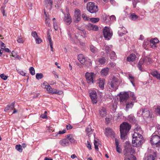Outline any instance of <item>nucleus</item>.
Wrapping results in <instances>:
<instances>
[{
  "label": "nucleus",
  "instance_id": "f257e3e1",
  "mask_svg": "<svg viewBox=\"0 0 160 160\" xmlns=\"http://www.w3.org/2000/svg\"><path fill=\"white\" fill-rule=\"evenodd\" d=\"M137 114L138 116H142L144 119L146 118L151 119L153 116L151 110L147 108H141L137 112Z\"/></svg>",
  "mask_w": 160,
  "mask_h": 160
},
{
  "label": "nucleus",
  "instance_id": "f03ea898",
  "mask_svg": "<svg viewBox=\"0 0 160 160\" xmlns=\"http://www.w3.org/2000/svg\"><path fill=\"white\" fill-rule=\"evenodd\" d=\"M144 141L142 135L136 132H134L132 136V141L133 146L135 147H139L143 143Z\"/></svg>",
  "mask_w": 160,
  "mask_h": 160
},
{
  "label": "nucleus",
  "instance_id": "7ed1b4c3",
  "mask_svg": "<svg viewBox=\"0 0 160 160\" xmlns=\"http://www.w3.org/2000/svg\"><path fill=\"white\" fill-rule=\"evenodd\" d=\"M158 131H155L152 134L150 141L152 144L157 147H160V136L157 135Z\"/></svg>",
  "mask_w": 160,
  "mask_h": 160
},
{
  "label": "nucleus",
  "instance_id": "20e7f679",
  "mask_svg": "<svg viewBox=\"0 0 160 160\" xmlns=\"http://www.w3.org/2000/svg\"><path fill=\"white\" fill-rule=\"evenodd\" d=\"M120 83L118 78L114 76L110 79L108 84L111 88L113 90L116 91L118 89Z\"/></svg>",
  "mask_w": 160,
  "mask_h": 160
},
{
  "label": "nucleus",
  "instance_id": "39448f33",
  "mask_svg": "<svg viewBox=\"0 0 160 160\" xmlns=\"http://www.w3.org/2000/svg\"><path fill=\"white\" fill-rule=\"evenodd\" d=\"M87 8L90 13H96L98 11L97 6L93 2H89L87 3Z\"/></svg>",
  "mask_w": 160,
  "mask_h": 160
},
{
  "label": "nucleus",
  "instance_id": "423d86ee",
  "mask_svg": "<svg viewBox=\"0 0 160 160\" xmlns=\"http://www.w3.org/2000/svg\"><path fill=\"white\" fill-rule=\"evenodd\" d=\"M85 76L88 83H94L95 82L96 74L94 73L87 72Z\"/></svg>",
  "mask_w": 160,
  "mask_h": 160
},
{
  "label": "nucleus",
  "instance_id": "0eeeda50",
  "mask_svg": "<svg viewBox=\"0 0 160 160\" xmlns=\"http://www.w3.org/2000/svg\"><path fill=\"white\" fill-rule=\"evenodd\" d=\"M89 97L93 104L96 103L98 101L97 93L94 89L90 90L88 92Z\"/></svg>",
  "mask_w": 160,
  "mask_h": 160
},
{
  "label": "nucleus",
  "instance_id": "6e6552de",
  "mask_svg": "<svg viewBox=\"0 0 160 160\" xmlns=\"http://www.w3.org/2000/svg\"><path fill=\"white\" fill-rule=\"evenodd\" d=\"M103 34L105 40H109L111 38L112 33L108 28L105 27L103 29Z\"/></svg>",
  "mask_w": 160,
  "mask_h": 160
},
{
  "label": "nucleus",
  "instance_id": "1a4fd4ad",
  "mask_svg": "<svg viewBox=\"0 0 160 160\" xmlns=\"http://www.w3.org/2000/svg\"><path fill=\"white\" fill-rule=\"evenodd\" d=\"M151 62V59L148 58L146 57L145 58L141 59L138 63V67L139 69L142 71V65L144 63H145L147 64H149Z\"/></svg>",
  "mask_w": 160,
  "mask_h": 160
},
{
  "label": "nucleus",
  "instance_id": "9d476101",
  "mask_svg": "<svg viewBox=\"0 0 160 160\" xmlns=\"http://www.w3.org/2000/svg\"><path fill=\"white\" fill-rule=\"evenodd\" d=\"M81 13L80 11L77 9L75 10L74 12V16L73 17V21L75 23H78L81 20Z\"/></svg>",
  "mask_w": 160,
  "mask_h": 160
},
{
  "label": "nucleus",
  "instance_id": "9b49d317",
  "mask_svg": "<svg viewBox=\"0 0 160 160\" xmlns=\"http://www.w3.org/2000/svg\"><path fill=\"white\" fill-rule=\"evenodd\" d=\"M120 101L122 102H126L129 98V94L128 92H120Z\"/></svg>",
  "mask_w": 160,
  "mask_h": 160
},
{
  "label": "nucleus",
  "instance_id": "f8f14e48",
  "mask_svg": "<svg viewBox=\"0 0 160 160\" xmlns=\"http://www.w3.org/2000/svg\"><path fill=\"white\" fill-rule=\"evenodd\" d=\"M131 128V125L127 122H123L120 126V130H130Z\"/></svg>",
  "mask_w": 160,
  "mask_h": 160
},
{
  "label": "nucleus",
  "instance_id": "ddd939ff",
  "mask_svg": "<svg viewBox=\"0 0 160 160\" xmlns=\"http://www.w3.org/2000/svg\"><path fill=\"white\" fill-rule=\"evenodd\" d=\"M63 20L64 22H66V24L67 25H69L71 23L72 19L68 12L67 14L64 15Z\"/></svg>",
  "mask_w": 160,
  "mask_h": 160
},
{
  "label": "nucleus",
  "instance_id": "4468645a",
  "mask_svg": "<svg viewBox=\"0 0 160 160\" xmlns=\"http://www.w3.org/2000/svg\"><path fill=\"white\" fill-rule=\"evenodd\" d=\"M86 28L89 31L92 30L97 31L98 29V28L97 25L90 23L88 24Z\"/></svg>",
  "mask_w": 160,
  "mask_h": 160
},
{
  "label": "nucleus",
  "instance_id": "2eb2a0df",
  "mask_svg": "<svg viewBox=\"0 0 160 160\" xmlns=\"http://www.w3.org/2000/svg\"><path fill=\"white\" fill-rule=\"evenodd\" d=\"M157 154L156 152H154L152 154H149L146 158V160H157Z\"/></svg>",
  "mask_w": 160,
  "mask_h": 160
},
{
  "label": "nucleus",
  "instance_id": "dca6fc26",
  "mask_svg": "<svg viewBox=\"0 0 160 160\" xmlns=\"http://www.w3.org/2000/svg\"><path fill=\"white\" fill-rule=\"evenodd\" d=\"M125 150L126 151V153L124 154L125 156H128L130 154H132L134 152V151L132 148L131 146H128V147L125 148Z\"/></svg>",
  "mask_w": 160,
  "mask_h": 160
},
{
  "label": "nucleus",
  "instance_id": "f3484780",
  "mask_svg": "<svg viewBox=\"0 0 160 160\" xmlns=\"http://www.w3.org/2000/svg\"><path fill=\"white\" fill-rule=\"evenodd\" d=\"M42 87L43 88L46 89L47 91L49 93L52 94L54 90H53L52 88L49 85L48 83L46 82H44L42 85Z\"/></svg>",
  "mask_w": 160,
  "mask_h": 160
},
{
  "label": "nucleus",
  "instance_id": "a211bd4d",
  "mask_svg": "<svg viewBox=\"0 0 160 160\" xmlns=\"http://www.w3.org/2000/svg\"><path fill=\"white\" fill-rule=\"evenodd\" d=\"M129 131H120L121 139L124 141L128 137V133Z\"/></svg>",
  "mask_w": 160,
  "mask_h": 160
},
{
  "label": "nucleus",
  "instance_id": "6ab92c4d",
  "mask_svg": "<svg viewBox=\"0 0 160 160\" xmlns=\"http://www.w3.org/2000/svg\"><path fill=\"white\" fill-rule=\"evenodd\" d=\"M159 42L157 38L152 39L150 41V46L152 48H155L156 47V44L158 43Z\"/></svg>",
  "mask_w": 160,
  "mask_h": 160
},
{
  "label": "nucleus",
  "instance_id": "aec40b11",
  "mask_svg": "<svg viewBox=\"0 0 160 160\" xmlns=\"http://www.w3.org/2000/svg\"><path fill=\"white\" fill-rule=\"evenodd\" d=\"M134 102L133 101H128L127 102L126 104V108L125 109L126 111H128L130 109L132 108L134 105Z\"/></svg>",
  "mask_w": 160,
  "mask_h": 160
},
{
  "label": "nucleus",
  "instance_id": "412c9836",
  "mask_svg": "<svg viewBox=\"0 0 160 160\" xmlns=\"http://www.w3.org/2000/svg\"><path fill=\"white\" fill-rule=\"evenodd\" d=\"M121 29L119 30L118 32V33L119 36H122L123 34H125L128 32L126 28L123 26L119 28Z\"/></svg>",
  "mask_w": 160,
  "mask_h": 160
},
{
  "label": "nucleus",
  "instance_id": "4be33fe9",
  "mask_svg": "<svg viewBox=\"0 0 160 160\" xmlns=\"http://www.w3.org/2000/svg\"><path fill=\"white\" fill-rule=\"evenodd\" d=\"M105 134L107 137L110 136L112 138L115 137V134L113 131H106Z\"/></svg>",
  "mask_w": 160,
  "mask_h": 160
},
{
  "label": "nucleus",
  "instance_id": "5701e85b",
  "mask_svg": "<svg viewBox=\"0 0 160 160\" xmlns=\"http://www.w3.org/2000/svg\"><path fill=\"white\" fill-rule=\"evenodd\" d=\"M14 104L15 102H14L10 104L7 105V106L4 108V111L6 112H7L10 110H13L15 107Z\"/></svg>",
  "mask_w": 160,
  "mask_h": 160
},
{
  "label": "nucleus",
  "instance_id": "b1692460",
  "mask_svg": "<svg viewBox=\"0 0 160 160\" xmlns=\"http://www.w3.org/2000/svg\"><path fill=\"white\" fill-rule=\"evenodd\" d=\"M82 64L85 65L87 68H89L92 66V61L91 59L86 58L85 61V62Z\"/></svg>",
  "mask_w": 160,
  "mask_h": 160
},
{
  "label": "nucleus",
  "instance_id": "393cba45",
  "mask_svg": "<svg viewBox=\"0 0 160 160\" xmlns=\"http://www.w3.org/2000/svg\"><path fill=\"white\" fill-rule=\"evenodd\" d=\"M105 81L104 79H101V78L97 80V83L98 84L99 88L101 89H103L104 88Z\"/></svg>",
  "mask_w": 160,
  "mask_h": 160
},
{
  "label": "nucleus",
  "instance_id": "a878e982",
  "mask_svg": "<svg viewBox=\"0 0 160 160\" xmlns=\"http://www.w3.org/2000/svg\"><path fill=\"white\" fill-rule=\"evenodd\" d=\"M136 57L134 54H131L127 57V60L128 62H133L136 59Z\"/></svg>",
  "mask_w": 160,
  "mask_h": 160
},
{
  "label": "nucleus",
  "instance_id": "bb28decb",
  "mask_svg": "<svg viewBox=\"0 0 160 160\" xmlns=\"http://www.w3.org/2000/svg\"><path fill=\"white\" fill-rule=\"evenodd\" d=\"M86 59V58H85L82 54H79L78 55V59L82 64L85 62Z\"/></svg>",
  "mask_w": 160,
  "mask_h": 160
},
{
  "label": "nucleus",
  "instance_id": "cd10ccee",
  "mask_svg": "<svg viewBox=\"0 0 160 160\" xmlns=\"http://www.w3.org/2000/svg\"><path fill=\"white\" fill-rule=\"evenodd\" d=\"M60 144L63 146H66L69 145V142L67 139H64L61 140L59 142Z\"/></svg>",
  "mask_w": 160,
  "mask_h": 160
},
{
  "label": "nucleus",
  "instance_id": "c85d7f7f",
  "mask_svg": "<svg viewBox=\"0 0 160 160\" xmlns=\"http://www.w3.org/2000/svg\"><path fill=\"white\" fill-rule=\"evenodd\" d=\"M100 116L102 117H105L107 115V112L105 108H102L99 110Z\"/></svg>",
  "mask_w": 160,
  "mask_h": 160
},
{
  "label": "nucleus",
  "instance_id": "c756f323",
  "mask_svg": "<svg viewBox=\"0 0 160 160\" xmlns=\"http://www.w3.org/2000/svg\"><path fill=\"white\" fill-rule=\"evenodd\" d=\"M109 68H106L102 69L101 71V73L102 76H106L109 72Z\"/></svg>",
  "mask_w": 160,
  "mask_h": 160
},
{
  "label": "nucleus",
  "instance_id": "7c9ffc66",
  "mask_svg": "<svg viewBox=\"0 0 160 160\" xmlns=\"http://www.w3.org/2000/svg\"><path fill=\"white\" fill-rule=\"evenodd\" d=\"M128 79L130 81L133 87H135V84L134 82L135 81V77L132 76L131 74H129L128 75Z\"/></svg>",
  "mask_w": 160,
  "mask_h": 160
},
{
  "label": "nucleus",
  "instance_id": "2f4dec72",
  "mask_svg": "<svg viewBox=\"0 0 160 160\" xmlns=\"http://www.w3.org/2000/svg\"><path fill=\"white\" fill-rule=\"evenodd\" d=\"M151 75L154 77L158 79H160V74L157 71H155L151 72Z\"/></svg>",
  "mask_w": 160,
  "mask_h": 160
},
{
  "label": "nucleus",
  "instance_id": "473e14b6",
  "mask_svg": "<svg viewBox=\"0 0 160 160\" xmlns=\"http://www.w3.org/2000/svg\"><path fill=\"white\" fill-rule=\"evenodd\" d=\"M107 60L106 58L103 57L98 58V62L101 65L104 64Z\"/></svg>",
  "mask_w": 160,
  "mask_h": 160
},
{
  "label": "nucleus",
  "instance_id": "72a5a7b5",
  "mask_svg": "<svg viewBox=\"0 0 160 160\" xmlns=\"http://www.w3.org/2000/svg\"><path fill=\"white\" fill-rule=\"evenodd\" d=\"M125 156V160H136V157L132 154H130L128 156Z\"/></svg>",
  "mask_w": 160,
  "mask_h": 160
},
{
  "label": "nucleus",
  "instance_id": "f704fd0d",
  "mask_svg": "<svg viewBox=\"0 0 160 160\" xmlns=\"http://www.w3.org/2000/svg\"><path fill=\"white\" fill-rule=\"evenodd\" d=\"M138 16L135 14L134 13H131L129 16L130 19L133 21L136 20L138 18Z\"/></svg>",
  "mask_w": 160,
  "mask_h": 160
},
{
  "label": "nucleus",
  "instance_id": "c9c22d12",
  "mask_svg": "<svg viewBox=\"0 0 160 160\" xmlns=\"http://www.w3.org/2000/svg\"><path fill=\"white\" fill-rule=\"evenodd\" d=\"M54 131H52V135L53 137H58V135L61 134H63L66 132V131H59L56 134V132L55 133L54 132Z\"/></svg>",
  "mask_w": 160,
  "mask_h": 160
},
{
  "label": "nucleus",
  "instance_id": "e433bc0d",
  "mask_svg": "<svg viewBox=\"0 0 160 160\" xmlns=\"http://www.w3.org/2000/svg\"><path fill=\"white\" fill-rule=\"evenodd\" d=\"M110 57L111 59L115 60L117 58V56L115 52L113 51H112L110 54Z\"/></svg>",
  "mask_w": 160,
  "mask_h": 160
},
{
  "label": "nucleus",
  "instance_id": "4c0bfd02",
  "mask_svg": "<svg viewBox=\"0 0 160 160\" xmlns=\"http://www.w3.org/2000/svg\"><path fill=\"white\" fill-rule=\"evenodd\" d=\"M91 51L93 53H96L97 52V48L92 45H90L89 46Z\"/></svg>",
  "mask_w": 160,
  "mask_h": 160
},
{
  "label": "nucleus",
  "instance_id": "58836bf2",
  "mask_svg": "<svg viewBox=\"0 0 160 160\" xmlns=\"http://www.w3.org/2000/svg\"><path fill=\"white\" fill-rule=\"evenodd\" d=\"M128 119L129 121L132 123H134L135 122V117L132 115H130L128 116Z\"/></svg>",
  "mask_w": 160,
  "mask_h": 160
},
{
  "label": "nucleus",
  "instance_id": "ea45409f",
  "mask_svg": "<svg viewBox=\"0 0 160 160\" xmlns=\"http://www.w3.org/2000/svg\"><path fill=\"white\" fill-rule=\"evenodd\" d=\"M112 48V45H109V46L106 45L105 47V50L107 53L108 54L109 52L111 50Z\"/></svg>",
  "mask_w": 160,
  "mask_h": 160
},
{
  "label": "nucleus",
  "instance_id": "a19ab883",
  "mask_svg": "<svg viewBox=\"0 0 160 160\" xmlns=\"http://www.w3.org/2000/svg\"><path fill=\"white\" fill-rule=\"evenodd\" d=\"M6 6L5 5H3L0 8V10L2 13L3 14V16L4 17H6L7 16V13H5V11L4 10Z\"/></svg>",
  "mask_w": 160,
  "mask_h": 160
},
{
  "label": "nucleus",
  "instance_id": "79ce46f5",
  "mask_svg": "<svg viewBox=\"0 0 160 160\" xmlns=\"http://www.w3.org/2000/svg\"><path fill=\"white\" fill-rule=\"evenodd\" d=\"M45 3L47 6H50L51 8H52V0H45Z\"/></svg>",
  "mask_w": 160,
  "mask_h": 160
},
{
  "label": "nucleus",
  "instance_id": "37998d69",
  "mask_svg": "<svg viewBox=\"0 0 160 160\" xmlns=\"http://www.w3.org/2000/svg\"><path fill=\"white\" fill-rule=\"evenodd\" d=\"M149 43L150 42H149V40L148 39H145L143 43V47L144 48H146L147 45H148Z\"/></svg>",
  "mask_w": 160,
  "mask_h": 160
},
{
  "label": "nucleus",
  "instance_id": "c03bdc74",
  "mask_svg": "<svg viewBox=\"0 0 160 160\" xmlns=\"http://www.w3.org/2000/svg\"><path fill=\"white\" fill-rule=\"evenodd\" d=\"M12 56L13 57H14L16 58H17L18 60H20L21 58L18 55H17L14 51H12Z\"/></svg>",
  "mask_w": 160,
  "mask_h": 160
},
{
  "label": "nucleus",
  "instance_id": "a18cd8bd",
  "mask_svg": "<svg viewBox=\"0 0 160 160\" xmlns=\"http://www.w3.org/2000/svg\"><path fill=\"white\" fill-rule=\"evenodd\" d=\"M36 77L37 79L39 80L43 78V75L42 73H38L36 74Z\"/></svg>",
  "mask_w": 160,
  "mask_h": 160
},
{
  "label": "nucleus",
  "instance_id": "49530a36",
  "mask_svg": "<svg viewBox=\"0 0 160 160\" xmlns=\"http://www.w3.org/2000/svg\"><path fill=\"white\" fill-rule=\"evenodd\" d=\"M154 112L157 114L160 115V106H158L155 108Z\"/></svg>",
  "mask_w": 160,
  "mask_h": 160
},
{
  "label": "nucleus",
  "instance_id": "de8ad7c7",
  "mask_svg": "<svg viewBox=\"0 0 160 160\" xmlns=\"http://www.w3.org/2000/svg\"><path fill=\"white\" fill-rule=\"evenodd\" d=\"M16 149L20 152H22V146L20 145H17L16 146Z\"/></svg>",
  "mask_w": 160,
  "mask_h": 160
},
{
  "label": "nucleus",
  "instance_id": "09e8293b",
  "mask_svg": "<svg viewBox=\"0 0 160 160\" xmlns=\"http://www.w3.org/2000/svg\"><path fill=\"white\" fill-rule=\"evenodd\" d=\"M71 28H69V29L67 30V33L68 34V37L70 38L71 39V40H72V31L71 30Z\"/></svg>",
  "mask_w": 160,
  "mask_h": 160
},
{
  "label": "nucleus",
  "instance_id": "8fccbe9b",
  "mask_svg": "<svg viewBox=\"0 0 160 160\" xmlns=\"http://www.w3.org/2000/svg\"><path fill=\"white\" fill-rule=\"evenodd\" d=\"M29 72L30 74L32 75H35V71L34 68H33V67H30V68H29Z\"/></svg>",
  "mask_w": 160,
  "mask_h": 160
},
{
  "label": "nucleus",
  "instance_id": "3c124183",
  "mask_svg": "<svg viewBox=\"0 0 160 160\" xmlns=\"http://www.w3.org/2000/svg\"><path fill=\"white\" fill-rule=\"evenodd\" d=\"M70 136V134L68 135L67 137V139L68 140H69L71 142L73 143L74 142V140L73 139V138L72 137H71Z\"/></svg>",
  "mask_w": 160,
  "mask_h": 160
},
{
  "label": "nucleus",
  "instance_id": "603ef678",
  "mask_svg": "<svg viewBox=\"0 0 160 160\" xmlns=\"http://www.w3.org/2000/svg\"><path fill=\"white\" fill-rule=\"evenodd\" d=\"M99 20L98 18H90V21L93 23H96L98 22Z\"/></svg>",
  "mask_w": 160,
  "mask_h": 160
},
{
  "label": "nucleus",
  "instance_id": "864d4df0",
  "mask_svg": "<svg viewBox=\"0 0 160 160\" xmlns=\"http://www.w3.org/2000/svg\"><path fill=\"white\" fill-rule=\"evenodd\" d=\"M50 18L49 17H48L47 16V15H46V18H45V23L47 26H48L50 25V22H49Z\"/></svg>",
  "mask_w": 160,
  "mask_h": 160
},
{
  "label": "nucleus",
  "instance_id": "5fc2aeb1",
  "mask_svg": "<svg viewBox=\"0 0 160 160\" xmlns=\"http://www.w3.org/2000/svg\"><path fill=\"white\" fill-rule=\"evenodd\" d=\"M53 26L55 30V31H57L58 29V27L56 22L54 21L53 22Z\"/></svg>",
  "mask_w": 160,
  "mask_h": 160
},
{
  "label": "nucleus",
  "instance_id": "6e6d98bb",
  "mask_svg": "<svg viewBox=\"0 0 160 160\" xmlns=\"http://www.w3.org/2000/svg\"><path fill=\"white\" fill-rule=\"evenodd\" d=\"M130 96L132 98V101L135 102V100H136V98L134 95V94L133 92H130Z\"/></svg>",
  "mask_w": 160,
  "mask_h": 160
},
{
  "label": "nucleus",
  "instance_id": "4d7b16f0",
  "mask_svg": "<svg viewBox=\"0 0 160 160\" xmlns=\"http://www.w3.org/2000/svg\"><path fill=\"white\" fill-rule=\"evenodd\" d=\"M47 111H45L44 112V113L40 115V117L42 118L43 119H46L47 118Z\"/></svg>",
  "mask_w": 160,
  "mask_h": 160
},
{
  "label": "nucleus",
  "instance_id": "13d9d810",
  "mask_svg": "<svg viewBox=\"0 0 160 160\" xmlns=\"http://www.w3.org/2000/svg\"><path fill=\"white\" fill-rule=\"evenodd\" d=\"M62 93V91H61L58 90L56 89H55L54 90L53 92H52V94H57L58 95H61Z\"/></svg>",
  "mask_w": 160,
  "mask_h": 160
},
{
  "label": "nucleus",
  "instance_id": "bf43d9fd",
  "mask_svg": "<svg viewBox=\"0 0 160 160\" xmlns=\"http://www.w3.org/2000/svg\"><path fill=\"white\" fill-rule=\"evenodd\" d=\"M0 78L4 80H6L7 79L8 76L5 75L4 74H2L0 75Z\"/></svg>",
  "mask_w": 160,
  "mask_h": 160
},
{
  "label": "nucleus",
  "instance_id": "052dcab7",
  "mask_svg": "<svg viewBox=\"0 0 160 160\" xmlns=\"http://www.w3.org/2000/svg\"><path fill=\"white\" fill-rule=\"evenodd\" d=\"M82 18H83V19L84 20H86V21H88L89 19V18L84 13L82 14Z\"/></svg>",
  "mask_w": 160,
  "mask_h": 160
},
{
  "label": "nucleus",
  "instance_id": "680f3d73",
  "mask_svg": "<svg viewBox=\"0 0 160 160\" xmlns=\"http://www.w3.org/2000/svg\"><path fill=\"white\" fill-rule=\"evenodd\" d=\"M36 41V43L38 44H39L41 43L42 41V40L40 38H37L35 39Z\"/></svg>",
  "mask_w": 160,
  "mask_h": 160
},
{
  "label": "nucleus",
  "instance_id": "e2e57ef3",
  "mask_svg": "<svg viewBox=\"0 0 160 160\" xmlns=\"http://www.w3.org/2000/svg\"><path fill=\"white\" fill-rule=\"evenodd\" d=\"M108 17L110 19V20L112 21H114L116 19V17H115V16L114 15H112L110 17H109V16L107 17L106 19H105V20H106L107 18Z\"/></svg>",
  "mask_w": 160,
  "mask_h": 160
},
{
  "label": "nucleus",
  "instance_id": "0e129e2a",
  "mask_svg": "<svg viewBox=\"0 0 160 160\" xmlns=\"http://www.w3.org/2000/svg\"><path fill=\"white\" fill-rule=\"evenodd\" d=\"M31 35L35 39L38 37L37 33L36 32H32L31 33Z\"/></svg>",
  "mask_w": 160,
  "mask_h": 160
},
{
  "label": "nucleus",
  "instance_id": "69168bd1",
  "mask_svg": "<svg viewBox=\"0 0 160 160\" xmlns=\"http://www.w3.org/2000/svg\"><path fill=\"white\" fill-rule=\"evenodd\" d=\"M115 65V63L113 62H110L108 64V66L110 68H113Z\"/></svg>",
  "mask_w": 160,
  "mask_h": 160
},
{
  "label": "nucleus",
  "instance_id": "338daca9",
  "mask_svg": "<svg viewBox=\"0 0 160 160\" xmlns=\"http://www.w3.org/2000/svg\"><path fill=\"white\" fill-rule=\"evenodd\" d=\"M135 128L134 129V130H139L140 129H141V127L138 125L137 124H135Z\"/></svg>",
  "mask_w": 160,
  "mask_h": 160
},
{
  "label": "nucleus",
  "instance_id": "774afa93",
  "mask_svg": "<svg viewBox=\"0 0 160 160\" xmlns=\"http://www.w3.org/2000/svg\"><path fill=\"white\" fill-rule=\"evenodd\" d=\"M1 42V48L2 49H4L6 47L5 44L3 43L2 41H0Z\"/></svg>",
  "mask_w": 160,
  "mask_h": 160
}]
</instances>
